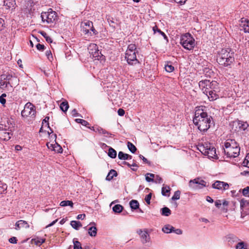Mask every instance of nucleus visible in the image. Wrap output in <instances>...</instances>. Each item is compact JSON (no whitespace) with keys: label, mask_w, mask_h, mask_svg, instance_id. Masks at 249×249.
I'll list each match as a JSON object with an SVG mask.
<instances>
[{"label":"nucleus","mask_w":249,"mask_h":249,"mask_svg":"<svg viewBox=\"0 0 249 249\" xmlns=\"http://www.w3.org/2000/svg\"><path fill=\"white\" fill-rule=\"evenodd\" d=\"M236 123L239 129L241 130H246L249 126V124L247 122L238 121Z\"/></svg>","instance_id":"26"},{"label":"nucleus","mask_w":249,"mask_h":249,"mask_svg":"<svg viewBox=\"0 0 249 249\" xmlns=\"http://www.w3.org/2000/svg\"><path fill=\"white\" fill-rule=\"evenodd\" d=\"M229 48L222 49L216 55V62H233L234 61L233 53H230Z\"/></svg>","instance_id":"3"},{"label":"nucleus","mask_w":249,"mask_h":249,"mask_svg":"<svg viewBox=\"0 0 249 249\" xmlns=\"http://www.w3.org/2000/svg\"><path fill=\"white\" fill-rule=\"evenodd\" d=\"M151 197H152V194H151V193H150V194H148L147 195H146L145 197L144 200L148 204H150V200L151 199Z\"/></svg>","instance_id":"55"},{"label":"nucleus","mask_w":249,"mask_h":249,"mask_svg":"<svg viewBox=\"0 0 249 249\" xmlns=\"http://www.w3.org/2000/svg\"><path fill=\"white\" fill-rule=\"evenodd\" d=\"M181 192L180 191L178 190L176 191L173 195V196L172 197V200H178L180 198V196Z\"/></svg>","instance_id":"40"},{"label":"nucleus","mask_w":249,"mask_h":249,"mask_svg":"<svg viewBox=\"0 0 249 249\" xmlns=\"http://www.w3.org/2000/svg\"><path fill=\"white\" fill-rule=\"evenodd\" d=\"M45 54L48 60L50 62H52L53 61V57L51 51H47Z\"/></svg>","instance_id":"48"},{"label":"nucleus","mask_w":249,"mask_h":249,"mask_svg":"<svg viewBox=\"0 0 249 249\" xmlns=\"http://www.w3.org/2000/svg\"><path fill=\"white\" fill-rule=\"evenodd\" d=\"M36 110L35 107L32 103L28 102L24 106L23 110L21 111L22 117H31L34 118L36 116Z\"/></svg>","instance_id":"7"},{"label":"nucleus","mask_w":249,"mask_h":249,"mask_svg":"<svg viewBox=\"0 0 249 249\" xmlns=\"http://www.w3.org/2000/svg\"><path fill=\"white\" fill-rule=\"evenodd\" d=\"M129 205L132 211L137 210L138 209H139V202L136 200H131L129 202Z\"/></svg>","instance_id":"23"},{"label":"nucleus","mask_w":249,"mask_h":249,"mask_svg":"<svg viewBox=\"0 0 249 249\" xmlns=\"http://www.w3.org/2000/svg\"><path fill=\"white\" fill-rule=\"evenodd\" d=\"M240 208L241 210L243 211L244 209L246 208L248 210H249V200H247L243 198L240 200Z\"/></svg>","instance_id":"22"},{"label":"nucleus","mask_w":249,"mask_h":249,"mask_svg":"<svg viewBox=\"0 0 249 249\" xmlns=\"http://www.w3.org/2000/svg\"><path fill=\"white\" fill-rule=\"evenodd\" d=\"M217 89H215V91L213 89H205L203 92L207 95L210 100L213 101L216 100L218 97V95L216 94V90Z\"/></svg>","instance_id":"12"},{"label":"nucleus","mask_w":249,"mask_h":249,"mask_svg":"<svg viewBox=\"0 0 249 249\" xmlns=\"http://www.w3.org/2000/svg\"><path fill=\"white\" fill-rule=\"evenodd\" d=\"M209 82V80H204L199 81L198 85L200 88L204 91L205 89H207V84Z\"/></svg>","instance_id":"29"},{"label":"nucleus","mask_w":249,"mask_h":249,"mask_svg":"<svg viewBox=\"0 0 249 249\" xmlns=\"http://www.w3.org/2000/svg\"><path fill=\"white\" fill-rule=\"evenodd\" d=\"M54 151L57 152V153H62L63 149L59 145L56 143L55 145H54Z\"/></svg>","instance_id":"51"},{"label":"nucleus","mask_w":249,"mask_h":249,"mask_svg":"<svg viewBox=\"0 0 249 249\" xmlns=\"http://www.w3.org/2000/svg\"><path fill=\"white\" fill-rule=\"evenodd\" d=\"M10 243L12 244H16L17 243V239L16 237H12L9 239Z\"/></svg>","instance_id":"57"},{"label":"nucleus","mask_w":249,"mask_h":249,"mask_svg":"<svg viewBox=\"0 0 249 249\" xmlns=\"http://www.w3.org/2000/svg\"><path fill=\"white\" fill-rule=\"evenodd\" d=\"M94 60H100L101 61L105 60V57L103 55L101 52H99L97 46L96 44H94Z\"/></svg>","instance_id":"15"},{"label":"nucleus","mask_w":249,"mask_h":249,"mask_svg":"<svg viewBox=\"0 0 249 249\" xmlns=\"http://www.w3.org/2000/svg\"><path fill=\"white\" fill-rule=\"evenodd\" d=\"M75 239H73L74 249H82L80 242Z\"/></svg>","instance_id":"44"},{"label":"nucleus","mask_w":249,"mask_h":249,"mask_svg":"<svg viewBox=\"0 0 249 249\" xmlns=\"http://www.w3.org/2000/svg\"><path fill=\"white\" fill-rule=\"evenodd\" d=\"M73 205V203L72 201L71 200H63L61 201L60 203V206L62 207H65L67 206H70L72 208Z\"/></svg>","instance_id":"35"},{"label":"nucleus","mask_w":249,"mask_h":249,"mask_svg":"<svg viewBox=\"0 0 249 249\" xmlns=\"http://www.w3.org/2000/svg\"><path fill=\"white\" fill-rule=\"evenodd\" d=\"M124 207L120 204H116L112 208V210L115 213H120L123 210Z\"/></svg>","instance_id":"30"},{"label":"nucleus","mask_w":249,"mask_h":249,"mask_svg":"<svg viewBox=\"0 0 249 249\" xmlns=\"http://www.w3.org/2000/svg\"><path fill=\"white\" fill-rule=\"evenodd\" d=\"M153 30L154 33H156V32H159V34H160L163 36L164 39H167V37L165 34V33L162 32L159 29L157 26L154 27Z\"/></svg>","instance_id":"42"},{"label":"nucleus","mask_w":249,"mask_h":249,"mask_svg":"<svg viewBox=\"0 0 249 249\" xmlns=\"http://www.w3.org/2000/svg\"><path fill=\"white\" fill-rule=\"evenodd\" d=\"M139 157H140V159H141L143 160L144 163L150 164V162L144 157H143L142 155H140L139 156Z\"/></svg>","instance_id":"59"},{"label":"nucleus","mask_w":249,"mask_h":249,"mask_svg":"<svg viewBox=\"0 0 249 249\" xmlns=\"http://www.w3.org/2000/svg\"><path fill=\"white\" fill-rule=\"evenodd\" d=\"M4 6L6 7L7 9H11L12 10L15 9L16 0H4Z\"/></svg>","instance_id":"19"},{"label":"nucleus","mask_w":249,"mask_h":249,"mask_svg":"<svg viewBox=\"0 0 249 249\" xmlns=\"http://www.w3.org/2000/svg\"><path fill=\"white\" fill-rule=\"evenodd\" d=\"M71 225L73 229L76 230H78L82 226L80 222L77 221H71Z\"/></svg>","instance_id":"33"},{"label":"nucleus","mask_w":249,"mask_h":249,"mask_svg":"<svg viewBox=\"0 0 249 249\" xmlns=\"http://www.w3.org/2000/svg\"><path fill=\"white\" fill-rule=\"evenodd\" d=\"M15 229L17 230H19L21 228H24L26 229L29 228V224L26 221L22 220H20L17 221L15 224Z\"/></svg>","instance_id":"18"},{"label":"nucleus","mask_w":249,"mask_h":249,"mask_svg":"<svg viewBox=\"0 0 249 249\" xmlns=\"http://www.w3.org/2000/svg\"><path fill=\"white\" fill-rule=\"evenodd\" d=\"M84 27L83 26V31L86 34H88L89 31L93 32V23L91 21H88L84 23Z\"/></svg>","instance_id":"17"},{"label":"nucleus","mask_w":249,"mask_h":249,"mask_svg":"<svg viewBox=\"0 0 249 249\" xmlns=\"http://www.w3.org/2000/svg\"><path fill=\"white\" fill-rule=\"evenodd\" d=\"M41 18L43 23H53L56 19L57 16L55 12L52 9H49L47 12H43L41 14Z\"/></svg>","instance_id":"6"},{"label":"nucleus","mask_w":249,"mask_h":249,"mask_svg":"<svg viewBox=\"0 0 249 249\" xmlns=\"http://www.w3.org/2000/svg\"><path fill=\"white\" fill-rule=\"evenodd\" d=\"M4 85L3 86V89L7 88H8L9 87H10L11 89L10 90L12 89V88H13V85L14 84L13 82H10L6 80L4 81Z\"/></svg>","instance_id":"46"},{"label":"nucleus","mask_w":249,"mask_h":249,"mask_svg":"<svg viewBox=\"0 0 249 249\" xmlns=\"http://www.w3.org/2000/svg\"><path fill=\"white\" fill-rule=\"evenodd\" d=\"M1 126H0V139L7 141L9 140L12 136L11 130H9L10 126H9L7 128L6 125L3 127L2 124H0Z\"/></svg>","instance_id":"9"},{"label":"nucleus","mask_w":249,"mask_h":249,"mask_svg":"<svg viewBox=\"0 0 249 249\" xmlns=\"http://www.w3.org/2000/svg\"><path fill=\"white\" fill-rule=\"evenodd\" d=\"M170 188L169 186L166 185L162 187L161 188V194L164 196H169V193L170 192Z\"/></svg>","instance_id":"27"},{"label":"nucleus","mask_w":249,"mask_h":249,"mask_svg":"<svg viewBox=\"0 0 249 249\" xmlns=\"http://www.w3.org/2000/svg\"><path fill=\"white\" fill-rule=\"evenodd\" d=\"M128 157V154L124 153L122 151H120L118 153V158L121 160H126Z\"/></svg>","instance_id":"41"},{"label":"nucleus","mask_w":249,"mask_h":249,"mask_svg":"<svg viewBox=\"0 0 249 249\" xmlns=\"http://www.w3.org/2000/svg\"><path fill=\"white\" fill-rule=\"evenodd\" d=\"M107 155L110 158L112 159H114L117 156V152L113 148L109 147L108 149Z\"/></svg>","instance_id":"31"},{"label":"nucleus","mask_w":249,"mask_h":249,"mask_svg":"<svg viewBox=\"0 0 249 249\" xmlns=\"http://www.w3.org/2000/svg\"><path fill=\"white\" fill-rule=\"evenodd\" d=\"M218 84L217 82L215 81H213L210 82L209 80V82L207 84V90H212L213 89L215 91V89H218Z\"/></svg>","instance_id":"20"},{"label":"nucleus","mask_w":249,"mask_h":249,"mask_svg":"<svg viewBox=\"0 0 249 249\" xmlns=\"http://www.w3.org/2000/svg\"><path fill=\"white\" fill-rule=\"evenodd\" d=\"M242 193L243 196L249 197V186H247V187L242 189Z\"/></svg>","instance_id":"47"},{"label":"nucleus","mask_w":249,"mask_h":249,"mask_svg":"<svg viewBox=\"0 0 249 249\" xmlns=\"http://www.w3.org/2000/svg\"><path fill=\"white\" fill-rule=\"evenodd\" d=\"M127 147L132 153H134L137 150L136 146L130 142H127Z\"/></svg>","instance_id":"38"},{"label":"nucleus","mask_w":249,"mask_h":249,"mask_svg":"<svg viewBox=\"0 0 249 249\" xmlns=\"http://www.w3.org/2000/svg\"><path fill=\"white\" fill-rule=\"evenodd\" d=\"M117 172L114 169H111L109 171L108 173L107 177L106 180L108 181H110L113 179L114 177H116L117 176Z\"/></svg>","instance_id":"24"},{"label":"nucleus","mask_w":249,"mask_h":249,"mask_svg":"<svg viewBox=\"0 0 249 249\" xmlns=\"http://www.w3.org/2000/svg\"><path fill=\"white\" fill-rule=\"evenodd\" d=\"M235 248L236 249H247V246L244 242L240 241L237 243Z\"/></svg>","instance_id":"36"},{"label":"nucleus","mask_w":249,"mask_h":249,"mask_svg":"<svg viewBox=\"0 0 249 249\" xmlns=\"http://www.w3.org/2000/svg\"><path fill=\"white\" fill-rule=\"evenodd\" d=\"M4 76H2V75H1L0 76V89H3V86H4V85L5 84H4V78H3Z\"/></svg>","instance_id":"54"},{"label":"nucleus","mask_w":249,"mask_h":249,"mask_svg":"<svg viewBox=\"0 0 249 249\" xmlns=\"http://www.w3.org/2000/svg\"><path fill=\"white\" fill-rule=\"evenodd\" d=\"M206 107L200 106L196 107L193 118V123L197 128L202 132H205L213 123L212 117L207 113Z\"/></svg>","instance_id":"1"},{"label":"nucleus","mask_w":249,"mask_h":249,"mask_svg":"<svg viewBox=\"0 0 249 249\" xmlns=\"http://www.w3.org/2000/svg\"><path fill=\"white\" fill-rule=\"evenodd\" d=\"M213 188L220 190H226L228 189L229 185L224 181L216 180L212 185Z\"/></svg>","instance_id":"10"},{"label":"nucleus","mask_w":249,"mask_h":249,"mask_svg":"<svg viewBox=\"0 0 249 249\" xmlns=\"http://www.w3.org/2000/svg\"><path fill=\"white\" fill-rule=\"evenodd\" d=\"M93 228V226H91L89 229V230H88V233L91 236H93V230H92V229Z\"/></svg>","instance_id":"64"},{"label":"nucleus","mask_w":249,"mask_h":249,"mask_svg":"<svg viewBox=\"0 0 249 249\" xmlns=\"http://www.w3.org/2000/svg\"><path fill=\"white\" fill-rule=\"evenodd\" d=\"M206 182L200 178H196L190 180L189 182V187L193 190L199 189L205 187Z\"/></svg>","instance_id":"8"},{"label":"nucleus","mask_w":249,"mask_h":249,"mask_svg":"<svg viewBox=\"0 0 249 249\" xmlns=\"http://www.w3.org/2000/svg\"><path fill=\"white\" fill-rule=\"evenodd\" d=\"M88 50L89 52V53L90 54V57H93V49L92 46L91 45H89V47H88Z\"/></svg>","instance_id":"60"},{"label":"nucleus","mask_w":249,"mask_h":249,"mask_svg":"<svg viewBox=\"0 0 249 249\" xmlns=\"http://www.w3.org/2000/svg\"><path fill=\"white\" fill-rule=\"evenodd\" d=\"M180 43L186 49L191 50L195 46V41L190 33H186L180 37Z\"/></svg>","instance_id":"4"},{"label":"nucleus","mask_w":249,"mask_h":249,"mask_svg":"<svg viewBox=\"0 0 249 249\" xmlns=\"http://www.w3.org/2000/svg\"><path fill=\"white\" fill-rule=\"evenodd\" d=\"M240 30L244 31L245 33H249V20L241 18L240 24Z\"/></svg>","instance_id":"11"},{"label":"nucleus","mask_w":249,"mask_h":249,"mask_svg":"<svg viewBox=\"0 0 249 249\" xmlns=\"http://www.w3.org/2000/svg\"><path fill=\"white\" fill-rule=\"evenodd\" d=\"M69 107L68 102L66 101L62 102L60 104V108L62 111L66 112Z\"/></svg>","instance_id":"28"},{"label":"nucleus","mask_w":249,"mask_h":249,"mask_svg":"<svg viewBox=\"0 0 249 249\" xmlns=\"http://www.w3.org/2000/svg\"><path fill=\"white\" fill-rule=\"evenodd\" d=\"M75 121L77 123L81 124L83 125H84L86 126H87L89 124V123L87 121H86L84 120L81 119H75Z\"/></svg>","instance_id":"45"},{"label":"nucleus","mask_w":249,"mask_h":249,"mask_svg":"<svg viewBox=\"0 0 249 249\" xmlns=\"http://www.w3.org/2000/svg\"><path fill=\"white\" fill-rule=\"evenodd\" d=\"M36 47L37 48V49L39 51H43L45 49V46L44 45H42V44H37L36 45Z\"/></svg>","instance_id":"56"},{"label":"nucleus","mask_w":249,"mask_h":249,"mask_svg":"<svg viewBox=\"0 0 249 249\" xmlns=\"http://www.w3.org/2000/svg\"><path fill=\"white\" fill-rule=\"evenodd\" d=\"M100 130L102 131V134H108L109 135L110 137H112V136H114V135L109 133L108 131L106 130L105 129H104L102 128V129H101Z\"/></svg>","instance_id":"61"},{"label":"nucleus","mask_w":249,"mask_h":249,"mask_svg":"<svg viewBox=\"0 0 249 249\" xmlns=\"http://www.w3.org/2000/svg\"><path fill=\"white\" fill-rule=\"evenodd\" d=\"M174 228L170 225H166L162 228V231L167 233L172 232Z\"/></svg>","instance_id":"32"},{"label":"nucleus","mask_w":249,"mask_h":249,"mask_svg":"<svg viewBox=\"0 0 249 249\" xmlns=\"http://www.w3.org/2000/svg\"><path fill=\"white\" fill-rule=\"evenodd\" d=\"M155 179L154 182H155L156 183H161L162 182L163 180L162 178L159 175H155Z\"/></svg>","instance_id":"49"},{"label":"nucleus","mask_w":249,"mask_h":249,"mask_svg":"<svg viewBox=\"0 0 249 249\" xmlns=\"http://www.w3.org/2000/svg\"><path fill=\"white\" fill-rule=\"evenodd\" d=\"M164 69L165 71L168 72H172L174 70V67L171 65H169L168 63L165 65Z\"/></svg>","instance_id":"43"},{"label":"nucleus","mask_w":249,"mask_h":249,"mask_svg":"<svg viewBox=\"0 0 249 249\" xmlns=\"http://www.w3.org/2000/svg\"><path fill=\"white\" fill-rule=\"evenodd\" d=\"M5 28V21L3 19L0 18V32Z\"/></svg>","instance_id":"53"},{"label":"nucleus","mask_w":249,"mask_h":249,"mask_svg":"<svg viewBox=\"0 0 249 249\" xmlns=\"http://www.w3.org/2000/svg\"><path fill=\"white\" fill-rule=\"evenodd\" d=\"M136 49V46L134 44H131L128 46L127 49L126 51H129L131 52H135Z\"/></svg>","instance_id":"50"},{"label":"nucleus","mask_w":249,"mask_h":249,"mask_svg":"<svg viewBox=\"0 0 249 249\" xmlns=\"http://www.w3.org/2000/svg\"><path fill=\"white\" fill-rule=\"evenodd\" d=\"M173 232L176 233L177 234H181L182 233V230L179 229H174L173 230Z\"/></svg>","instance_id":"62"},{"label":"nucleus","mask_w":249,"mask_h":249,"mask_svg":"<svg viewBox=\"0 0 249 249\" xmlns=\"http://www.w3.org/2000/svg\"><path fill=\"white\" fill-rule=\"evenodd\" d=\"M155 178V175L151 173H147L145 175V179L148 182H154V178Z\"/></svg>","instance_id":"37"},{"label":"nucleus","mask_w":249,"mask_h":249,"mask_svg":"<svg viewBox=\"0 0 249 249\" xmlns=\"http://www.w3.org/2000/svg\"><path fill=\"white\" fill-rule=\"evenodd\" d=\"M54 145H55V144H53L50 143H47V146L48 148L49 149H52L53 150H54Z\"/></svg>","instance_id":"63"},{"label":"nucleus","mask_w":249,"mask_h":249,"mask_svg":"<svg viewBox=\"0 0 249 249\" xmlns=\"http://www.w3.org/2000/svg\"><path fill=\"white\" fill-rule=\"evenodd\" d=\"M199 151L204 155H207L209 158L217 159L216 149L210 143H205L199 146Z\"/></svg>","instance_id":"5"},{"label":"nucleus","mask_w":249,"mask_h":249,"mask_svg":"<svg viewBox=\"0 0 249 249\" xmlns=\"http://www.w3.org/2000/svg\"><path fill=\"white\" fill-rule=\"evenodd\" d=\"M125 58L127 62H130L131 61L134 60L138 61L136 58L135 52L126 51L125 53Z\"/></svg>","instance_id":"13"},{"label":"nucleus","mask_w":249,"mask_h":249,"mask_svg":"<svg viewBox=\"0 0 249 249\" xmlns=\"http://www.w3.org/2000/svg\"><path fill=\"white\" fill-rule=\"evenodd\" d=\"M118 114L119 116H123L124 115V113H125V111L124 110L122 109V108H119L118 110Z\"/></svg>","instance_id":"58"},{"label":"nucleus","mask_w":249,"mask_h":249,"mask_svg":"<svg viewBox=\"0 0 249 249\" xmlns=\"http://www.w3.org/2000/svg\"><path fill=\"white\" fill-rule=\"evenodd\" d=\"M137 233L140 235L142 243H146L149 241V235L147 231H143L141 230L137 231Z\"/></svg>","instance_id":"14"},{"label":"nucleus","mask_w":249,"mask_h":249,"mask_svg":"<svg viewBox=\"0 0 249 249\" xmlns=\"http://www.w3.org/2000/svg\"><path fill=\"white\" fill-rule=\"evenodd\" d=\"M45 242V239L41 238L39 237H36L33 238L31 240V242L32 244L34 243L36 245L40 246L42 244L44 243Z\"/></svg>","instance_id":"25"},{"label":"nucleus","mask_w":249,"mask_h":249,"mask_svg":"<svg viewBox=\"0 0 249 249\" xmlns=\"http://www.w3.org/2000/svg\"><path fill=\"white\" fill-rule=\"evenodd\" d=\"M161 214L164 216H168L171 213V210L166 207H164L161 209Z\"/></svg>","instance_id":"34"},{"label":"nucleus","mask_w":249,"mask_h":249,"mask_svg":"<svg viewBox=\"0 0 249 249\" xmlns=\"http://www.w3.org/2000/svg\"><path fill=\"white\" fill-rule=\"evenodd\" d=\"M239 144L233 139H229L224 143V153L228 158H235L240 153Z\"/></svg>","instance_id":"2"},{"label":"nucleus","mask_w":249,"mask_h":249,"mask_svg":"<svg viewBox=\"0 0 249 249\" xmlns=\"http://www.w3.org/2000/svg\"><path fill=\"white\" fill-rule=\"evenodd\" d=\"M39 33L45 38L47 42L48 43H52V38L48 36L47 33L44 31H40Z\"/></svg>","instance_id":"39"},{"label":"nucleus","mask_w":249,"mask_h":249,"mask_svg":"<svg viewBox=\"0 0 249 249\" xmlns=\"http://www.w3.org/2000/svg\"><path fill=\"white\" fill-rule=\"evenodd\" d=\"M225 238L227 241L231 245L235 243H238L240 241V239L238 237L233 234H229Z\"/></svg>","instance_id":"16"},{"label":"nucleus","mask_w":249,"mask_h":249,"mask_svg":"<svg viewBox=\"0 0 249 249\" xmlns=\"http://www.w3.org/2000/svg\"><path fill=\"white\" fill-rule=\"evenodd\" d=\"M2 76H4L3 78H4L5 80L12 82V81H15V85H18V78L16 77H13L12 75L10 74H2Z\"/></svg>","instance_id":"21"},{"label":"nucleus","mask_w":249,"mask_h":249,"mask_svg":"<svg viewBox=\"0 0 249 249\" xmlns=\"http://www.w3.org/2000/svg\"><path fill=\"white\" fill-rule=\"evenodd\" d=\"M49 120V117H48V116L46 117L45 118V119L42 121V124H43L44 123H46L47 125H48V128H49L50 131H51V133H53V131L52 129L49 126V123H48Z\"/></svg>","instance_id":"52"}]
</instances>
